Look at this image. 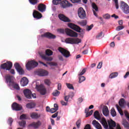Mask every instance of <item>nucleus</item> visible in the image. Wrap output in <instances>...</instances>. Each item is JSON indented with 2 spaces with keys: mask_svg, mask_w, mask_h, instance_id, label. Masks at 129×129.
Returning <instances> with one entry per match:
<instances>
[{
  "mask_svg": "<svg viewBox=\"0 0 129 129\" xmlns=\"http://www.w3.org/2000/svg\"><path fill=\"white\" fill-rule=\"evenodd\" d=\"M66 43L67 44H79L81 43V39L77 38H68L65 40Z\"/></svg>",
  "mask_w": 129,
  "mask_h": 129,
  "instance_id": "obj_3",
  "label": "nucleus"
},
{
  "mask_svg": "<svg viewBox=\"0 0 129 129\" xmlns=\"http://www.w3.org/2000/svg\"><path fill=\"white\" fill-rule=\"evenodd\" d=\"M120 8L124 14H129V6L124 2H121Z\"/></svg>",
  "mask_w": 129,
  "mask_h": 129,
  "instance_id": "obj_9",
  "label": "nucleus"
},
{
  "mask_svg": "<svg viewBox=\"0 0 129 129\" xmlns=\"http://www.w3.org/2000/svg\"><path fill=\"white\" fill-rule=\"evenodd\" d=\"M29 2L31 4V5H33V6H35V5H37L38 4V0H29Z\"/></svg>",
  "mask_w": 129,
  "mask_h": 129,
  "instance_id": "obj_44",
  "label": "nucleus"
},
{
  "mask_svg": "<svg viewBox=\"0 0 129 129\" xmlns=\"http://www.w3.org/2000/svg\"><path fill=\"white\" fill-rule=\"evenodd\" d=\"M42 123L40 121H37V122H33L32 123L29 124V127H32L34 129H37L41 126Z\"/></svg>",
  "mask_w": 129,
  "mask_h": 129,
  "instance_id": "obj_14",
  "label": "nucleus"
},
{
  "mask_svg": "<svg viewBox=\"0 0 129 129\" xmlns=\"http://www.w3.org/2000/svg\"><path fill=\"white\" fill-rule=\"evenodd\" d=\"M1 65H13V62L10 61H7L6 62L1 64Z\"/></svg>",
  "mask_w": 129,
  "mask_h": 129,
  "instance_id": "obj_52",
  "label": "nucleus"
},
{
  "mask_svg": "<svg viewBox=\"0 0 129 129\" xmlns=\"http://www.w3.org/2000/svg\"><path fill=\"white\" fill-rule=\"evenodd\" d=\"M85 71H86V69H84V70H83V71H82V72H81V73H80V74H79V76H82V75L85 74Z\"/></svg>",
  "mask_w": 129,
  "mask_h": 129,
  "instance_id": "obj_57",
  "label": "nucleus"
},
{
  "mask_svg": "<svg viewBox=\"0 0 129 129\" xmlns=\"http://www.w3.org/2000/svg\"><path fill=\"white\" fill-rule=\"evenodd\" d=\"M68 27L72 29L74 31H76L78 33H81L82 29L80 28L78 25L75 24L74 23H70L68 24Z\"/></svg>",
  "mask_w": 129,
  "mask_h": 129,
  "instance_id": "obj_4",
  "label": "nucleus"
},
{
  "mask_svg": "<svg viewBox=\"0 0 129 129\" xmlns=\"http://www.w3.org/2000/svg\"><path fill=\"white\" fill-rule=\"evenodd\" d=\"M24 95L28 99L36 98V95L35 93L31 94V91L29 89L24 90Z\"/></svg>",
  "mask_w": 129,
  "mask_h": 129,
  "instance_id": "obj_6",
  "label": "nucleus"
},
{
  "mask_svg": "<svg viewBox=\"0 0 129 129\" xmlns=\"http://www.w3.org/2000/svg\"><path fill=\"white\" fill-rule=\"evenodd\" d=\"M58 17L60 21L64 23H71V20L63 14H59Z\"/></svg>",
  "mask_w": 129,
  "mask_h": 129,
  "instance_id": "obj_13",
  "label": "nucleus"
},
{
  "mask_svg": "<svg viewBox=\"0 0 129 129\" xmlns=\"http://www.w3.org/2000/svg\"><path fill=\"white\" fill-rule=\"evenodd\" d=\"M42 38H47L48 39H56V35L50 32H46L41 35Z\"/></svg>",
  "mask_w": 129,
  "mask_h": 129,
  "instance_id": "obj_15",
  "label": "nucleus"
},
{
  "mask_svg": "<svg viewBox=\"0 0 129 129\" xmlns=\"http://www.w3.org/2000/svg\"><path fill=\"white\" fill-rule=\"evenodd\" d=\"M117 76V73L115 72V73H112V74H110V75L109 76V78L110 79H113L115 78Z\"/></svg>",
  "mask_w": 129,
  "mask_h": 129,
  "instance_id": "obj_33",
  "label": "nucleus"
},
{
  "mask_svg": "<svg viewBox=\"0 0 129 129\" xmlns=\"http://www.w3.org/2000/svg\"><path fill=\"white\" fill-rule=\"evenodd\" d=\"M38 11L41 13H44L46 11V5L44 4H39L37 7Z\"/></svg>",
  "mask_w": 129,
  "mask_h": 129,
  "instance_id": "obj_18",
  "label": "nucleus"
},
{
  "mask_svg": "<svg viewBox=\"0 0 129 129\" xmlns=\"http://www.w3.org/2000/svg\"><path fill=\"white\" fill-rule=\"evenodd\" d=\"M58 51L66 58H68V57H70V52H69V51L65 49V48H63L62 47H59Z\"/></svg>",
  "mask_w": 129,
  "mask_h": 129,
  "instance_id": "obj_8",
  "label": "nucleus"
},
{
  "mask_svg": "<svg viewBox=\"0 0 129 129\" xmlns=\"http://www.w3.org/2000/svg\"><path fill=\"white\" fill-rule=\"evenodd\" d=\"M92 7L96 12H97L98 11V7H97V5L95 4V3H92Z\"/></svg>",
  "mask_w": 129,
  "mask_h": 129,
  "instance_id": "obj_39",
  "label": "nucleus"
},
{
  "mask_svg": "<svg viewBox=\"0 0 129 129\" xmlns=\"http://www.w3.org/2000/svg\"><path fill=\"white\" fill-rule=\"evenodd\" d=\"M36 75H37L38 76L40 77H44V76H47L48 75V72L45 70H38L36 71Z\"/></svg>",
  "mask_w": 129,
  "mask_h": 129,
  "instance_id": "obj_12",
  "label": "nucleus"
},
{
  "mask_svg": "<svg viewBox=\"0 0 129 129\" xmlns=\"http://www.w3.org/2000/svg\"><path fill=\"white\" fill-rule=\"evenodd\" d=\"M13 122H14V119L11 117L9 118V119H8V124H9V125L11 126H12V124L13 123Z\"/></svg>",
  "mask_w": 129,
  "mask_h": 129,
  "instance_id": "obj_43",
  "label": "nucleus"
},
{
  "mask_svg": "<svg viewBox=\"0 0 129 129\" xmlns=\"http://www.w3.org/2000/svg\"><path fill=\"white\" fill-rule=\"evenodd\" d=\"M85 113H86L85 117H87L92 115V114L93 113V110H90V112H88V109L86 108L85 109Z\"/></svg>",
  "mask_w": 129,
  "mask_h": 129,
  "instance_id": "obj_28",
  "label": "nucleus"
},
{
  "mask_svg": "<svg viewBox=\"0 0 129 129\" xmlns=\"http://www.w3.org/2000/svg\"><path fill=\"white\" fill-rule=\"evenodd\" d=\"M15 69L16 71H17V72L20 75H23L25 74V72L24 71V70L22 69L21 67L20 66H14Z\"/></svg>",
  "mask_w": 129,
  "mask_h": 129,
  "instance_id": "obj_20",
  "label": "nucleus"
},
{
  "mask_svg": "<svg viewBox=\"0 0 129 129\" xmlns=\"http://www.w3.org/2000/svg\"><path fill=\"white\" fill-rule=\"evenodd\" d=\"M61 2H62V0H53L52 1V4L53 5H59V4H61Z\"/></svg>",
  "mask_w": 129,
  "mask_h": 129,
  "instance_id": "obj_40",
  "label": "nucleus"
},
{
  "mask_svg": "<svg viewBox=\"0 0 129 129\" xmlns=\"http://www.w3.org/2000/svg\"><path fill=\"white\" fill-rule=\"evenodd\" d=\"M35 105L36 104L35 103L31 102L27 104V105H26V107H27V108L32 109L35 107Z\"/></svg>",
  "mask_w": 129,
  "mask_h": 129,
  "instance_id": "obj_26",
  "label": "nucleus"
},
{
  "mask_svg": "<svg viewBox=\"0 0 129 129\" xmlns=\"http://www.w3.org/2000/svg\"><path fill=\"white\" fill-rule=\"evenodd\" d=\"M37 66H26V69L28 71H30L35 68H36Z\"/></svg>",
  "mask_w": 129,
  "mask_h": 129,
  "instance_id": "obj_34",
  "label": "nucleus"
},
{
  "mask_svg": "<svg viewBox=\"0 0 129 129\" xmlns=\"http://www.w3.org/2000/svg\"><path fill=\"white\" fill-rule=\"evenodd\" d=\"M115 3V6L116 7V9L118 10L119 6H118V0H113Z\"/></svg>",
  "mask_w": 129,
  "mask_h": 129,
  "instance_id": "obj_47",
  "label": "nucleus"
},
{
  "mask_svg": "<svg viewBox=\"0 0 129 129\" xmlns=\"http://www.w3.org/2000/svg\"><path fill=\"white\" fill-rule=\"evenodd\" d=\"M79 25L80 26H86L87 24V21L86 20H82V21L79 22H78Z\"/></svg>",
  "mask_w": 129,
  "mask_h": 129,
  "instance_id": "obj_35",
  "label": "nucleus"
},
{
  "mask_svg": "<svg viewBox=\"0 0 129 129\" xmlns=\"http://www.w3.org/2000/svg\"><path fill=\"white\" fill-rule=\"evenodd\" d=\"M73 5L69 3L67 0H63L60 2V7L61 9H67V8H69V7H72Z\"/></svg>",
  "mask_w": 129,
  "mask_h": 129,
  "instance_id": "obj_10",
  "label": "nucleus"
},
{
  "mask_svg": "<svg viewBox=\"0 0 129 129\" xmlns=\"http://www.w3.org/2000/svg\"><path fill=\"white\" fill-rule=\"evenodd\" d=\"M40 117V115L36 112H32L30 113V117L32 119H38Z\"/></svg>",
  "mask_w": 129,
  "mask_h": 129,
  "instance_id": "obj_23",
  "label": "nucleus"
},
{
  "mask_svg": "<svg viewBox=\"0 0 129 129\" xmlns=\"http://www.w3.org/2000/svg\"><path fill=\"white\" fill-rule=\"evenodd\" d=\"M92 124L94 126H95L96 129H102L101 124H100V123H99V122L97 121L96 120H93Z\"/></svg>",
  "mask_w": 129,
  "mask_h": 129,
  "instance_id": "obj_22",
  "label": "nucleus"
},
{
  "mask_svg": "<svg viewBox=\"0 0 129 129\" xmlns=\"http://www.w3.org/2000/svg\"><path fill=\"white\" fill-rule=\"evenodd\" d=\"M57 89L58 90H61L62 89V85L60 83L58 84Z\"/></svg>",
  "mask_w": 129,
  "mask_h": 129,
  "instance_id": "obj_58",
  "label": "nucleus"
},
{
  "mask_svg": "<svg viewBox=\"0 0 129 129\" xmlns=\"http://www.w3.org/2000/svg\"><path fill=\"white\" fill-rule=\"evenodd\" d=\"M101 123L105 129H114L116 127V122L113 120H108V123L105 118H103L101 120Z\"/></svg>",
  "mask_w": 129,
  "mask_h": 129,
  "instance_id": "obj_1",
  "label": "nucleus"
},
{
  "mask_svg": "<svg viewBox=\"0 0 129 129\" xmlns=\"http://www.w3.org/2000/svg\"><path fill=\"white\" fill-rule=\"evenodd\" d=\"M57 115H58V112H56L54 113V114H52V115L51 116V117H52V118H54L55 117H56Z\"/></svg>",
  "mask_w": 129,
  "mask_h": 129,
  "instance_id": "obj_63",
  "label": "nucleus"
},
{
  "mask_svg": "<svg viewBox=\"0 0 129 129\" xmlns=\"http://www.w3.org/2000/svg\"><path fill=\"white\" fill-rule=\"evenodd\" d=\"M77 128H79L81 126V120L79 119L76 122Z\"/></svg>",
  "mask_w": 129,
  "mask_h": 129,
  "instance_id": "obj_49",
  "label": "nucleus"
},
{
  "mask_svg": "<svg viewBox=\"0 0 129 129\" xmlns=\"http://www.w3.org/2000/svg\"><path fill=\"white\" fill-rule=\"evenodd\" d=\"M44 84L47 86H49L50 84V81H49L48 79H45L44 80Z\"/></svg>",
  "mask_w": 129,
  "mask_h": 129,
  "instance_id": "obj_51",
  "label": "nucleus"
},
{
  "mask_svg": "<svg viewBox=\"0 0 129 129\" xmlns=\"http://www.w3.org/2000/svg\"><path fill=\"white\" fill-rule=\"evenodd\" d=\"M117 111H118V113H119V114L121 116H123V112H122V110L118 106H117Z\"/></svg>",
  "mask_w": 129,
  "mask_h": 129,
  "instance_id": "obj_42",
  "label": "nucleus"
},
{
  "mask_svg": "<svg viewBox=\"0 0 129 129\" xmlns=\"http://www.w3.org/2000/svg\"><path fill=\"white\" fill-rule=\"evenodd\" d=\"M73 4H78L81 2V0H70Z\"/></svg>",
  "mask_w": 129,
  "mask_h": 129,
  "instance_id": "obj_53",
  "label": "nucleus"
},
{
  "mask_svg": "<svg viewBox=\"0 0 129 129\" xmlns=\"http://www.w3.org/2000/svg\"><path fill=\"white\" fill-rule=\"evenodd\" d=\"M12 67L13 66H1L0 68L7 71H10Z\"/></svg>",
  "mask_w": 129,
  "mask_h": 129,
  "instance_id": "obj_30",
  "label": "nucleus"
},
{
  "mask_svg": "<svg viewBox=\"0 0 129 129\" xmlns=\"http://www.w3.org/2000/svg\"><path fill=\"white\" fill-rule=\"evenodd\" d=\"M58 108H51V109L46 111V112H49L51 113H53L54 112L57 111Z\"/></svg>",
  "mask_w": 129,
  "mask_h": 129,
  "instance_id": "obj_45",
  "label": "nucleus"
},
{
  "mask_svg": "<svg viewBox=\"0 0 129 129\" xmlns=\"http://www.w3.org/2000/svg\"><path fill=\"white\" fill-rule=\"evenodd\" d=\"M65 32L67 36H69L70 37H72L73 38H76L77 37H78V33L70 29L66 28Z\"/></svg>",
  "mask_w": 129,
  "mask_h": 129,
  "instance_id": "obj_5",
  "label": "nucleus"
},
{
  "mask_svg": "<svg viewBox=\"0 0 129 129\" xmlns=\"http://www.w3.org/2000/svg\"><path fill=\"white\" fill-rule=\"evenodd\" d=\"M94 117L95 118V119L98 120H101V116L100 115L98 111H95V112H94Z\"/></svg>",
  "mask_w": 129,
  "mask_h": 129,
  "instance_id": "obj_24",
  "label": "nucleus"
},
{
  "mask_svg": "<svg viewBox=\"0 0 129 129\" xmlns=\"http://www.w3.org/2000/svg\"><path fill=\"white\" fill-rule=\"evenodd\" d=\"M92 28H93V24H92L90 26H88V28L87 29L88 31H90V30H91Z\"/></svg>",
  "mask_w": 129,
  "mask_h": 129,
  "instance_id": "obj_60",
  "label": "nucleus"
},
{
  "mask_svg": "<svg viewBox=\"0 0 129 129\" xmlns=\"http://www.w3.org/2000/svg\"><path fill=\"white\" fill-rule=\"evenodd\" d=\"M33 16L35 19H36V20H39V19L42 18V14H41L38 11H37L36 10H34L33 13Z\"/></svg>",
  "mask_w": 129,
  "mask_h": 129,
  "instance_id": "obj_17",
  "label": "nucleus"
},
{
  "mask_svg": "<svg viewBox=\"0 0 129 129\" xmlns=\"http://www.w3.org/2000/svg\"><path fill=\"white\" fill-rule=\"evenodd\" d=\"M67 87H68V88H69V90H74V87H73V86L71 84L67 83Z\"/></svg>",
  "mask_w": 129,
  "mask_h": 129,
  "instance_id": "obj_41",
  "label": "nucleus"
},
{
  "mask_svg": "<svg viewBox=\"0 0 129 129\" xmlns=\"http://www.w3.org/2000/svg\"><path fill=\"white\" fill-rule=\"evenodd\" d=\"M122 125H123L124 127L129 129V123L125 120H123V121H122Z\"/></svg>",
  "mask_w": 129,
  "mask_h": 129,
  "instance_id": "obj_31",
  "label": "nucleus"
},
{
  "mask_svg": "<svg viewBox=\"0 0 129 129\" xmlns=\"http://www.w3.org/2000/svg\"><path fill=\"white\" fill-rule=\"evenodd\" d=\"M68 104V102H65L63 101H60V104L62 106H66Z\"/></svg>",
  "mask_w": 129,
  "mask_h": 129,
  "instance_id": "obj_59",
  "label": "nucleus"
},
{
  "mask_svg": "<svg viewBox=\"0 0 129 129\" xmlns=\"http://www.w3.org/2000/svg\"><path fill=\"white\" fill-rule=\"evenodd\" d=\"M84 129H91L90 125L89 124H86Z\"/></svg>",
  "mask_w": 129,
  "mask_h": 129,
  "instance_id": "obj_62",
  "label": "nucleus"
},
{
  "mask_svg": "<svg viewBox=\"0 0 129 129\" xmlns=\"http://www.w3.org/2000/svg\"><path fill=\"white\" fill-rule=\"evenodd\" d=\"M104 18L106 19H110V16L109 15V14H107L104 16Z\"/></svg>",
  "mask_w": 129,
  "mask_h": 129,
  "instance_id": "obj_56",
  "label": "nucleus"
},
{
  "mask_svg": "<svg viewBox=\"0 0 129 129\" xmlns=\"http://www.w3.org/2000/svg\"><path fill=\"white\" fill-rule=\"evenodd\" d=\"M124 114H125V116H126V118L129 120V113L127 112V111L125 110L124 111Z\"/></svg>",
  "mask_w": 129,
  "mask_h": 129,
  "instance_id": "obj_54",
  "label": "nucleus"
},
{
  "mask_svg": "<svg viewBox=\"0 0 129 129\" xmlns=\"http://www.w3.org/2000/svg\"><path fill=\"white\" fill-rule=\"evenodd\" d=\"M27 115L25 114H23L21 115V116H20V120H22V119H27Z\"/></svg>",
  "mask_w": 129,
  "mask_h": 129,
  "instance_id": "obj_48",
  "label": "nucleus"
},
{
  "mask_svg": "<svg viewBox=\"0 0 129 129\" xmlns=\"http://www.w3.org/2000/svg\"><path fill=\"white\" fill-rule=\"evenodd\" d=\"M36 90H37V91L40 92V94L41 95H45L46 93V88H45V86L43 85H36Z\"/></svg>",
  "mask_w": 129,
  "mask_h": 129,
  "instance_id": "obj_7",
  "label": "nucleus"
},
{
  "mask_svg": "<svg viewBox=\"0 0 129 129\" xmlns=\"http://www.w3.org/2000/svg\"><path fill=\"white\" fill-rule=\"evenodd\" d=\"M19 125L23 126V127H25V125H26V121H21V122H19Z\"/></svg>",
  "mask_w": 129,
  "mask_h": 129,
  "instance_id": "obj_50",
  "label": "nucleus"
},
{
  "mask_svg": "<svg viewBox=\"0 0 129 129\" xmlns=\"http://www.w3.org/2000/svg\"><path fill=\"white\" fill-rule=\"evenodd\" d=\"M83 101V99L82 97L79 98V99H78V103H82Z\"/></svg>",
  "mask_w": 129,
  "mask_h": 129,
  "instance_id": "obj_61",
  "label": "nucleus"
},
{
  "mask_svg": "<svg viewBox=\"0 0 129 129\" xmlns=\"http://www.w3.org/2000/svg\"><path fill=\"white\" fill-rule=\"evenodd\" d=\"M20 83L21 84V86L23 87H25L29 84V80L26 77H24L21 79V81H20Z\"/></svg>",
  "mask_w": 129,
  "mask_h": 129,
  "instance_id": "obj_21",
  "label": "nucleus"
},
{
  "mask_svg": "<svg viewBox=\"0 0 129 129\" xmlns=\"http://www.w3.org/2000/svg\"><path fill=\"white\" fill-rule=\"evenodd\" d=\"M59 95H60V92L57 91V90H55L54 91L53 93H52V96L57 97Z\"/></svg>",
  "mask_w": 129,
  "mask_h": 129,
  "instance_id": "obj_37",
  "label": "nucleus"
},
{
  "mask_svg": "<svg viewBox=\"0 0 129 129\" xmlns=\"http://www.w3.org/2000/svg\"><path fill=\"white\" fill-rule=\"evenodd\" d=\"M85 77L84 76H80L79 77V83H82V82L85 81Z\"/></svg>",
  "mask_w": 129,
  "mask_h": 129,
  "instance_id": "obj_38",
  "label": "nucleus"
},
{
  "mask_svg": "<svg viewBox=\"0 0 129 129\" xmlns=\"http://www.w3.org/2000/svg\"><path fill=\"white\" fill-rule=\"evenodd\" d=\"M78 14L79 17L80 18V19H84L86 18V13L83 8L81 7L79 9Z\"/></svg>",
  "mask_w": 129,
  "mask_h": 129,
  "instance_id": "obj_11",
  "label": "nucleus"
},
{
  "mask_svg": "<svg viewBox=\"0 0 129 129\" xmlns=\"http://www.w3.org/2000/svg\"><path fill=\"white\" fill-rule=\"evenodd\" d=\"M45 54L47 56H52V55H53V51L50 49H46L45 51Z\"/></svg>",
  "mask_w": 129,
  "mask_h": 129,
  "instance_id": "obj_32",
  "label": "nucleus"
},
{
  "mask_svg": "<svg viewBox=\"0 0 129 129\" xmlns=\"http://www.w3.org/2000/svg\"><path fill=\"white\" fill-rule=\"evenodd\" d=\"M6 82L9 83L10 86H13V88L17 90H20V88L18 84H16L14 82V77L11 75L6 76Z\"/></svg>",
  "mask_w": 129,
  "mask_h": 129,
  "instance_id": "obj_2",
  "label": "nucleus"
},
{
  "mask_svg": "<svg viewBox=\"0 0 129 129\" xmlns=\"http://www.w3.org/2000/svg\"><path fill=\"white\" fill-rule=\"evenodd\" d=\"M58 58L60 61H63V60H64V59L63 58V56H62V55H59L58 56Z\"/></svg>",
  "mask_w": 129,
  "mask_h": 129,
  "instance_id": "obj_64",
  "label": "nucleus"
},
{
  "mask_svg": "<svg viewBox=\"0 0 129 129\" xmlns=\"http://www.w3.org/2000/svg\"><path fill=\"white\" fill-rule=\"evenodd\" d=\"M102 114L105 116H109V110H108V108L107 106H104L102 108Z\"/></svg>",
  "mask_w": 129,
  "mask_h": 129,
  "instance_id": "obj_19",
  "label": "nucleus"
},
{
  "mask_svg": "<svg viewBox=\"0 0 129 129\" xmlns=\"http://www.w3.org/2000/svg\"><path fill=\"white\" fill-rule=\"evenodd\" d=\"M124 104H125V100L124 99H120L118 101V104L120 107H124Z\"/></svg>",
  "mask_w": 129,
  "mask_h": 129,
  "instance_id": "obj_27",
  "label": "nucleus"
},
{
  "mask_svg": "<svg viewBox=\"0 0 129 129\" xmlns=\"http://www.w3.org/2000/svg\"><path fill=\"white\" fill-rule=\"evenodd\" d=\"M12 108L14 111H20L22 109L21 105L16 102L13 103V105H12Z\"/></svg>",
  "mask_w": 129,
  "mask_h": 129,
  "instance_id": "obj_16",
  "label": "nucleus"
},
{
  "mask_svg": "<svg viewBox=\"0 0 129 129\" xmlns=\"http://www.w3.org/2000/svg\"><path fill=\"white\" fill-rule=\"evenodd\" d=\"M122 29H124V26H118L116 28V31H120V30H122Z\"/></svg>",
  "mask_w": 129,
  "mask_h": 129,
  "instance_id": "obj_46",
  "label": "nucleus"
},
{
  "mask_svg": "<svg viewBox=\"0 0 129 129\" xmlns=\"http://www.w3.org/2000/svg\"><path fill=\"white\" fill-rule=\"evenodd\" d=\"M41 57L45 61H52L53 60V58L51 56H46L45 55H41Z\"/></svg>",
  "mask_w": 129,
  "mask_h": 129,
  "instance_id": "obj_25",
  "label": "nucleus"
},
{
  "mask_svg": "<svg viewBox=\"0 0 129 129\" xmlns=\"http://www.w3.org/2000/svg\"><path fill=\"white\" fill-rule=\"evenodd\" d=\"M57 32H58V33H61V34H64V33H65V30L62 29H58Z\"/></svg>",
  "mask_w": 129,
  "mask_h": 129,
  "instance_id": "obj_55",
  "label": "nucleus"
},
{
  "mask_svg": "<svg viewBox=\"0 0 129 129\" xmlns=\"http://www.w3.org/2000/svg\"><path fill=\"white\" fill-rule=\"evenodd\" d=\"M111 115H112V117H115L116 116V111L115 110V109L112 108L111 109Z\"/></svg>",
  "mask_w": 129,
  "mask_h": 129,
  "instance_id": "obj_36",
  "label": "nucleus"
},
{
  "mask_svg": "<svg viewBox=\"0 0 129 129\" xmlns=\"http://www.w3.org/2000/svg\"><path fill=\"white\" fill-rule=\"evenodd\" d=\"M26 65H39V63L35 60H33L28 61Z\"/></svg>",
  "mask_w": 129,
  "mask_h": 129,
  "instance_id": "obj_29",
  "label": "nucleus"
}]
</instances>
